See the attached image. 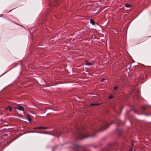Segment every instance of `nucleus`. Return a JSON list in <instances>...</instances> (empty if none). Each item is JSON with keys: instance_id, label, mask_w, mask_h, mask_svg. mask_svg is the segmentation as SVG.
Returning a JSON list of instances; mask_svg holds the SVG:
<instances>
[{"instance_id": "1", "label": "nucleus", "mask_w": 151, "mask_h": 151, "mask_svg": "<svg viewBox=\"0 0 151 151\" xmlns=\"http://www.w3.org/2000/svg\"><path fill=\"white\" fill-rule=\"evenodd\" d=\"M15 109L20 111H23L24 110L23 108L21 106H19L18 107H15Z\"/></svg>"}, {"instance_id": "2", "label": "nucleus", "mask_w": 151, "mask_h": 151, "mask_svg": "<svg viewBox=\"0 0 151 151\" xmlns=\"http://www.w3.org/2000/svg\"><path fill=\"white\" fill-rule=\"evenodd\" d=\"M85 64L86 65H92L91 63L88 62L87 61H85Z\"/></svg>"}, {"instance_id": "3", "label": "nucleus", "mask_w": 151, "mask_h": 151, "mask_svg": "<svg viewBox=\"0 0 151 151\" xmlns=\"http://www.w3.org/2000/svg\"><path fill=\"white\" fill-rule=\"evenodd\" d=\"M6 110H8L10 111H12L11 107L10 106H9L6 108Z\"/></svg>"}, {"instance_id": "4", "label": "nucleus", "mask_w": 151, "mask_h": 151, "mask_svg": "<svg viewBox=\"0 0 151 151\" xmlns=\"http://www.w3.org/2000/svg\"><path fill=\"white\" fill-rule=\"evenodd\" d=\"M125 6L127 7H130L131 6L129 4L127 3L125 4Z\"/></svg>"}, {"instance_id": "5", "label": "nucleus", "mask_w": 151, "mask_h": 151, "mask_svg": "<svg viewBox=\"0 0 151 151\" xmlns=\"http://www.w3.org/2000/svg\"><path fill=\"white\" fill-rule=\"evenodd\" d=\"M90 23L93 25H94L95 24L94 22V21L92 19H90Z\"/></svg>"}, {"instance_id": "6", "label": "nucleus", "mask_w": 151, "mask_h": 151, "mask_svg": "<svg viewBox=\"0 0 151 151\" xmlns=\"http://www.w3.org/2000/svg\"><path fill=\"white\" fill-rule=\"evenodd\" d=\"M27 119H28V121L30 122H31V119L30 118L29 116H28V115H27Z\"/></svg>"}, {"instance_id": "7", "label": "nucleus", "mask_w": 151, "mask_h": 151, "mask_svg": "<svg viewBox=\"0 0 151 151\" xmlns=\"http://www.w3.org/2000/svg\"><path fill=\"white\" fill-rule=\"evenodd\" d=\"M100 104H98V103H97V104H91V106H93V105H99Z\"/></svg>"}, {"instance_id": "8", "label": "nucleus", "mask_w": 151, "mask_h": 151, "mask_svg": "<svg viewBox=\"0 0 151 151\" xmlns=\"http://www.w3.org/2000/svg\"><path fill=\"white\" fill-rule=\"evenodd\" d=\"M47 128V127H41V129H46Z\"/></svg>"}, {"instance_id": "9", "label": "nucleus", "mask_w": 151, "mask_h": 151, "mask_svg": "<svg viewBox=\"0 0 151 151\" xmlns=\"http://www.w3.org/2000/svg\"><path fill=\"white\" fill-rule=\"evenodd\" d=\"M113 97V96L112 95H111L109 97V99H111Z\"/></svg>"}, {"instance_id": "10", "label": "nucleus", "mask_w": 151, "mask_h": 151, "mask_svg": "<svg viewBox=\"0 0 151 151\" xmlns=\"http://www.w3.org/2000/svg\"><path fill=\"white\" fill-rule=\"evenodd\" d=\"M41 129V127H38L35 128V129Z\"/></svg>"}, {"instance_id": "11", "label": "nucleus", "mask_w": 151, "mask_h": 151, "mask_svg": "<svg viewBox=\"0 0 151 151\" xmlns=\"http://www.w3.org/2000/svg\"><path fill=\"white\" fill-rule=\"evenodd\" d=\"M117 89V87L116 86H115L114 87V89L115 90H116V89Z\"/></svg>"}, {"instance_id": "12", "label": "nucleus", "mask_w": 151, "mask_h": 151, "mask_svg": "<svg viewBox=\"0 0 151 151\" xmlns=\"http://www.w3.org/2000/svg\"><path fill=\"white\" fill-rule=\"evenodd\" d=\"M104 78H103L101 80V81L102 82H103L104 81Z\"/></svg>"}, {"instance_id": "13", "label": "nucleus", "mask_w": 151, "mask_h": 151, "mask_svg": "<svg viewBox=\"0 0 151 151\" xmlns=\"http://www.w3.org/2000/svg\"><path fill=\"white\" fill-rule=\"evenodd\" d=\"M132 148H131L130 150V151H132Z\"/></svg>"}, {"instance_id": "14", "label": "nucleus", "mask_w": 151, "mask_h": 151, "mask_svg": "<svg viewBox=\"0 0 151 151\" xmlns=\"http://www.w3.org/2000/svg\"><path fill=\"white\" fill-rule=\"evenodd\" d=\"M144 110H145V108H142Z\"/></svg>"}, {"instance_id": "15", "label": "nucleus", "mask_w": 151, "mask_h": 151, "mask_svg": "<svg viewBox=\"0 0 151 151\" xmlns=\"http://www.w3.org/2000/svg\"><path fill=\"white\" fill-rule=\"evenodd\" d=\"M131 145H133V144L132 143H131Z\"/></svg>"}, {"instance_id": "16", "label": "nucleus", "mask_w": 151, "mask_h": 151, "mask_svg": "<svg viewBox=\"0 0 151 151\" xmlns=\"http://www.w3.org/2000/svg\"><path fill=\"white\" fill-rule=\"evenodd\" d=\"M108 126H106V128H107V127H108Z\"/></svg>"}]
</instances>
